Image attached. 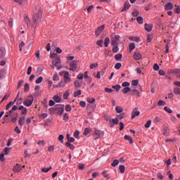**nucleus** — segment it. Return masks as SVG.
<instances>
[{
  "label": "nucleus",
  "mask_w": 180,
  "mask_h": 180,
  "mask_svg": "<svg viewBox=\"0 0 180 180\" xmlns=\"http://www.w3.org/2000/svg\"><path fill=\"white\" fill-rule=\"evenodd\" d=\"M34 101V98H33V96L30 95L24 101L23 105H25V106H27V108H30V106H32V104L33 103Z\"/></svg>",
  "instance_id": "nucleus-1"
},
{
  "label": "nucleus",
  "mask_w": 180,
  "mask_h": 180,
  "mask_svg": "<svg viewBox=\"0 0 180 180\" xmlns=\"http://www.w3.org/2000/svg\"><path fill=\"white\" fill-rule=\"evenodd\" d=\"M52 64L54 65V67H56L58 70H61V59L59 57L53 60L52 61Z\"/></svg>",
  "instance_id": "nucleus-2"
},
{
  "label": "nucleus",
  "mask_w": 180,
  "mask_h": 180,
  "mask_svg": "<svg viewBox=\"0 0 180 180\" xmlns=\"http://www.w3.org/2000/svg\"><path fill=\"white\" fill-rule=\"evenodd\" d=\"M78 61L73 60L70 63V71H77V68H78Z\"/></svg>",
  "instance_id": "nucleus-3"
},
{
  "label": "nucleus",
  "mask_w": 180,
  "mask_h": 180,
  "mask_svg": "<svg viewBox=\"0 0 180 180\" xmlns=\"http://www.w3.org/2000/svg\"><path fill=\"white\" fill-rule=\"evenodd\" d=\"M120 37L119 35L114 34L111 39L112 46H117V41H119Z\"/></svg>",
  "instance_id": "nucleus-4"
},
{
  "label": "nucleus",
  "mask_w": 180,
  "mask_h": 180,
  "mask_svg": "<svg viewBox=\"0 0 180 180\" xmlns=\"http://www.w3.org/2000/svg\"><path fill=\"white\" fill-rule=\"evenodd\" d=\"M41 15H43V11H41V9H40L37 14H34L33 15V20H34V25H37V19H39V18H40V16H41Z\"/></svg>",
  "instance_id": "nucleus-5"
},
{
  "label": "nucleus",
  "mask_w": 180,
  "mask_h": 180,
  "mask_svg": "<svg viewBox=\"0 0 180 180\" xmlns=\"http://www.w3.org/2000/svg\"><path fill=\"white\" fill-rule=\"evenodd\" d=\"M103 136V132L101 130H96L94 134V137L95 140L99 139V137H102Z\"/></svg>",
  "instance_id": "nucleus-6"
},
{
  "label": "nucleus",
  "mask_w": 180,
  "mask_h": 180,
  "mask_svg": "<svg viewBox=\"0 0 180 180\" xmlns=\"http://www.w3.org/2000/svg\"><path fill=\"white\" fill-rule=\"evenodd\" d=\"M101 175H103V178L105 179H110L111 176L110 174L109 173V171L104 169L103 172L101 173Z\"/></svg>",
  "instance_id": "nucleus-7"
},
{
  "label": "nucleus",
  "mask_w": 180,
  "mask_h": 180,
  "mask_svg": "<svg viewBox=\"0 0 180 180\" xmlns=\"http://www.w3.org/2000/svg\"><path fill=\"white\" fill-rule=\"evenodd\" d=\"M133 57H134V60L139 61V60H141V58H143V56L139 52H134Z\"/></svg>",
  "instance_id": "nucleus-8"
},
{
  "label": "nucleus",
  "mask_w": 180,
  "mask_h": 180,
  "mask_svg": "<svg viewBox=\"0 0 180 180\" xmlns=\"http://www.w3.org/2000/svg\"><path fill=\"white\" fill-rule=\"evenodd\" d=\"M137 116H140V111L137 108H134L131 113V119H134Z\"/></svg>",
  "instance_id": "nucleus-9"
},
{
  "label": "nucleus",
  "mask_w": 180,
  "mask_h": 180,
  "mask_svg": "<svg viewBox=\"0 0 180 180\" xmlns=\"http://www.w3.org/2000/svg\"><path fill=\"white\" fill-rule=\"evenodd\" d=\"M103 29H105V25H101L98 27L96 30V36H101V33L103 32Z\"/></svg>",
  "instance_id": "nucleus-10"
},
{
  "label": "nucleus",
  "mask_w": 180,
  "mask_h": 180,
  "mask_svg": "<svg viewBox=\"0 0 180 180\" xmlns=\"http://www.w3.org/2000/svg\"><path fill=\"white\" fill-rule=\"evenodd\" d=\"M71 81V79L70 78V72H65L64 74V82L65 84H68Z\"/></svg>",
  "instance_id": "nucleus-11"
},
{
  "label": "nucleus",
  "mask_w": 180,
  "mask_h": 180,
  "mask_svg": "<svg viewBox=\"0 0 180 180\" xmlns=\"http://www.w3.org/2000/svg\"><path fill=\"white\" fill-rule=\"evenodd\" d=\"M13 171L15 173L20 172V171H22V165L17 164L13 167Z\"/></svg>",
  "instance_id": "nucleus-12"
},
{
  "label": "nucleus",
  "mask_w": 180,
  "mask_h": 180,
  "mask_svg": "<svg viewBox=\"0 0 180 180\" xmlns=\"http://www.w3.org/2000/svg\"><path fill=\"white\" fill-rule=\"evenodd\" d=\"M115 124H119V119L115 118V119H111V120L110 121V127H113V126H115Z\"/></svg>",
  "instance_id": "nucleus-13"
},
{
  "label": "nucleus",
  "mask_w": 180,
  "mask_h": 180,
  "mask_svg": "<svg viewBox=\"0 0 180 180\" xmlns=\"http://www.w3.org/2000/svg\"><path fill=\"white\" fill-rule=\"evenodd\" d=\"M25 120H26V117L25 116H22L20 117L18 120V124L22 127L23 124H25Z\"/></svg>",
  "instance_id": "nucleus-14"
},
{
  "label": "nucleus",
  "mask_w": 180,
  "mask_h": 180,
  "mask_svg": "<svg viewBox=\"0 0 180 180\" xmlns=\"http://www.w3.org/2000/svg\"><path fill=\"white\" fill-rule=\"evenodd\" d=\"M145 30H146V32H151V30H153V25L146 23Z\"/></svg>",
  "instance_id": "nucleus-15"
},
{
  "label": "nucleus",
  "mask_w": 180,
  "mask_h": 180,
  "mask_svg": "<svg viewBox=\"0 0 180 180\" xmlns=\"http://www.w3.org/2000/svg\"><path fill=\"white\" fill-rule=\"evenodd\" d=\"M173 8H174V5H172V3H168L165 6V11H171V9H173Z\"/></svg>",
  "instance_id": "nucleus-16"
},
{
  "label": "nucleus",
  "mask_w": 180,
  "mask_h": 180,
  "mask_svg": "<svg viewBox=\"0 0 180 180\" xmlns=\"http://www.w3.org/2000/svg\"><path fill=\"white\" fill-rule=\"evenodd\" d=\"M74 84L76 89H78V88H81V86H82V82H79V80H76Z\"/></svg>",
  "instance_id": "nucleus-17"
},
{
  "label": "nucleus",
  "mask_w": 180,
  "mask_h": 180,
  "mask_svg": "<svg viewBox=\"0 0 180 180\" xmlns=\"http://www.w3.org/2000/svg\"><path fill=\"white\" fill-rule=\"evenodd\" d=\"M130 8V3L129 1H125L124 6L123 9L122 10V12H124V11H127Z\"/></svg>",
  "instance_id": "nucleus-18"
},
{
  "label": "nucleus",
  "mask_w": 180,
  "mask_h": 180,
  "mask_svg": "<svg viewBox=\"0 0 180 180\" xmlns=\"http://www.w3.org/2000/svg\"><path fill=\"white\" fill-rule=\"evenodd\" d=\"M55 110L58 111V114L59 115V116H61V115L64 113V108H55Z\"/></svg>",
  "instance_id": "nucleus-19"
},
{
  "label": "nucleus",
  "mask_w": 180,
  "mask_h": 180,
  "mask_svg": "<svg viewBox=\"0 0 180 180\" xmlns=\"http://www.w3.org/2000/svg\"><path fill=\"white\" fill-rule=\"evenodd\" d=\"M11 148H5L3 150V154L4 155H8V154H9V153H11Z\"/></svg>",
  "instance_id": "nucleus-20"
},
{
  "label": "nucleus",
  "mask_w": 180,
  "mask_h": 180,
  "mask_svg": "<svg viewBox=\"0 0 180 180\" xmlns=\"http://www.w3.org/2000/svg\"><path fill=\"white\" fill-rule=\"evenodd\" d=\"M131 92V89L129 87H124L122 90V94H129V92Z\"/></svg>",
  "instance_id": "nucleus-21"
},
{
  "label": "nucleus",
  "mask_w": 180,
  "mask_h": 180,
  "mask_svg": "<svg viewBox=\"0 0 180 180\" xmlns=\"http://www.w3.org/2000/svg\"><path fill=\"white\" fill-rule=\"evenodd\" d=\"M124 139V140H127L128 141H129L130 144H133V139L130 136L125 135Z\"/></svg>",
  "instance_id": "nucleus-22"
},
{
  "label": "nucleus",
  "mask_w": 180,
  "mask_h": 180,
  "mask_svg": "<svg viewBox=\"0 0 180 180\" xmlns=\"http://www.w3.org/2000/svg\"><path fill=\"white\" fill-rule=\"evenodd\" d=\"M122 53H117L115 56V58L117 61H120L122 60Z\"/></svg>",
  "instance_id": "nucleus-23"
},
{
  "label": "nucleus",
  "mask_w": 180,
  "mask_h": 180,
  "mask_svg": "<svg viewBox=\"0 0 180 180\" xmlns=\"http://www.w3.org/2000/svg\"><path fill=\"white\" fill-rule=\"evenodd\" d=\"M131 93L133 95H136V96H140V92H139V90H137V89L131 90Z\"/></svg>",
  "instance_id": "nucleus-24"
},
{
  "label": "nucleus",
  "mask_w": 180,
  "mask_h": 180,
  "mask_svg": "<svg viewBox=\"0 0 180 180\" xmlns=\"http://www.w3.org/2000/svg\"><path fill=\"white\" fill-rule=\"evenodd\" d=\"M53 101L56 102V103H60L61 102V98L58 96H55L53 97Z\"/></svg>",
  "instance_id": "nucleus-25"
},
{
  "label": "nucleus",
  "mask_w": 180,
  "mask_h": 180,
  "mask_svg": "<svg viewBox=\"0 0 180 180\" xmlns=\"http://www.w3.org/2000/svg\"><path fill=\"white\" fill-rule=\"evenodd\" d=\"M112 88L113 89H115V91L117 92H119V91H120V89L122 88V86H120V84H117L115 86H112Z\"/></svg>",
  "instance_id": "nucleus-26"
},
{
  "label": "nucleus",
  "mask_w": 180,
  "mask_h": 180,
  "mask_svg": "<svg viewBox=\"0 0 180 180\" xmlns=\"http://www.w3.org/2000/svg\"><path fill=\"white\" fill-rule=\"evenodd\" d=\"M109 43H110V39H109V37H106L104 41V46L108 47L109 46Z\"/></svg>",
  "instance_id": "nucleus-27"
},
{
  "label": "nucleus",
  "mask_w": 180,
  "mask_h": 180,
  "mask_svg": "<svg viewBox=\"0 0 180 180\" xmlns=\"http://www.w3.org/2000/svg\"><path fill=\"white\" fill-rule=\"evenodd\" d=\"M51 169H53V167H49L48 168L44 167L41 169V172L47 174V172H49V171H51Z\"/></svg>",
  "instance_id": "nucleus-28"
},
{
  "label": "nucleus",
  "mask_w": 180,
  "mask_h": 180,
  "mask_svg": "<svg viewBox=\"0 0 180 180\" xmlns=\"http://www.w3.org/2000/svg\"><path fill=\"white\" fill-rule=\"evenodd\" d=\"M5 56V48H0V58Z\"/></svg>",
  "instance_id": "nucleus-29"
},
{
  "label": "nucleus",
  "mask_w": 180,
  "mask_h": 180,
  "mask_svg": "<svg viewBox=\"0 0 180 180\" xmlns=\"http://www.w3.org/2000/svg\"><path fill=\"white\" fill-rule=\"evenodd\" d=\"M136 20H137L138 23H139L140 25H143V17H141V16L137 17Z\"/></svg>",
  "instance_id": "nucleus-30"
},
{
  "label": "nucleus",
  "mask_w": 180,
  "mask_h": 180,
  "mask_svg": "<svg viewBox=\"0 0 180 180\" xmlns=\"http://www.w3.org/2000/svg\"><path fill=\"white\" fill-rule=\"evenodd\" d=\"M134 49H136V45L134 44V43H131V44H129V53H131V51H133Z\"/></svg>",
  "instance_id": "nucleus-31"
},
{
  "label": "nucleus",
  "mask_w": 180,
  "mask_h": 180,
  "mask_svg": "<svg viewBox=\"0 0 180 180\" xmlns=\"http://www.w3.org/2000/svg\"><path fill=\"white\" fill-rule=\"evenodd\" d=\"M66 147H69V148H70V150H74V148H75V146H74V145L70 143V142H67L65 143Z\"/></svg>",
  "instance_id": "nucleus-32"
},
{
  "label": "nucleus",
  "mask_w": 180,
  "mask_h": 180,
  "mask_svg": "<svg viewBox=\"0 0 180 180\" xmlns=\"http://www.w3.org/2000/svg\"><path fill=\"white\" fill-rule=\"evenodd\" d=\"M173 92L174 94H175V95H180V89L178 87H176L174 89Z\"/></svg>",
  "instance_id": "nucleus-33"
},
{
  "label": "nucleus",
  "mask_w": 180,
  "mask_h": 180,
  "mask_svg": "<svg viewBox=\"0 0 180 180\" xmlns=\"http://www.w3.org/2000/svg\"><path fill=\"white\" fill-rule=\"evenodd\" d=\"M91 129H89V128H86V129H84V136H88V134H89V133H91Z\"/></svg>",
  "instance_id": "nucleus-34"
},
{
  "label": "nucleus",
  "mask_w": 180,
  "mask_h": 180,
  "mask_svg": "<svg viewBox=\"0 0 180 180\" xmlns=\"http://www.w3.org/2000/svg\"><path fill=\"white\" fill-rule=\"evenodd\" d=\"M119 169H120V172H121V174H124V169H125L124 165H120Z\"/></svg>",
  "instance_id": "nucleus-35"
},
{
  "label": "nucleus",
  "mask_w": 180,
  "mask_h": 180,
  "mask_svg": "<svg viewBox=\"0 0 180 180\" xmlns=\"http://www.w3.org/2000/svg\"><path fill=\"white\" fill-rule=\"evenodd\" d=\"M65 86V82H60L57 86L58 88H64Z\"/></svg>",
  "instance_id": "nucleus-36"
},
{
  "label": "nucleus",
  "mask_w": 180,
  "mask_h": 180,
  "mask_svg": "<svg viewBox=\"0 0 180 180\" xmlns=\"http://www.w3.org/2000/svg\"><path fill=\"white\" fill-rule=\"evenodd\" d=\"M173 74H176V77H180V70L179 69H174L173 70Z\"/></svg>",
  "instance_id": "nucleus-37"
},
{
  "label": "nucleus",
  "mask_w": 180,
  "mask_h": 180,
  "mask_svg": "<svg viewBox=\"0 0 180 180\" xmlns=\"http://www.w3.org/2000/svg\"><path fill=\"white\" fill-rule=\"evenodd\" d=\"M122 86H123L124 88H129V86H130V83H129L128 82H124L122 84Z\"/></svg>",
  "instance_id": "nucleus-38"
},
{
  "label": "nucleus",
  "mask_w": 180,
  "mask_h": 180,
  "mask_svg": "<svg viewBox=\"0 0 180 180\" xmlns=\"http://www.w3.org/2000/svg\"><path fill=\"white\" fill-rule=\"evenodd\" d=\"M82 91L81 90H77L76 91L74 92V96L75 98H77V96H79V95H81Z\"/></svg>",
  "instance_id": "nucleus-39"
},
{
  "label": "nucleus",
  "mask_w": 180,
  "mask_h": 180,
  "mask_svg": "<svg viewBox=\"0 0 180 180\" xmlns=\"http://www.w3.org/2000/svg\"><path fill=\"white\" fill-rule=\"evenodd\" d=\"M116 112L117 113H122V112H123V108H122L120 106H117L116 107Z\"/></svg>",
  "instance_id": "nucleus-40"
},
{
  "label": "nucleus",
  "mask_w": 180,
  "mask_h": 180,
  "mask_svg": "<svg viewBox=\"0 0 180 180\" xmlns=\"http://www.w3.org/2000/svg\"><path fill=\"white\" fill-rule=\"evenodd\" d=\"M104 120H106V122H109V124L110 123V121L112 120V118L109 115L104 116Z\"/></svg>",
  "instance_id": "nucleus-41"
},
{
  "label": "nucleus",
  "mask_w": 180,
  "mask_h": 180,
  "mask_svg": "<svg viewBox=\"0 0 180 180\" xmlns=\"http://www.w3.org/2000/svg\"><path fill=\"white\" fill-rule=\"evenodd\" d=\"M111 165H112V167H116V165H119V160H113Z\"/></svg>",
  "instance_id": "nucleus-42"
},
{
  "label": "nucleus",
  "mask_w": 180,
  "mask_h": 180,
  "mask_svg": "<svg viewBox=\"0 0 180 180\" xmlns=\"http://www.w3.org/2000/svg\"><path fill=\"white\" fill-rule=\"evenodd\" d=\"M151 40H153V35L148 34L147 35V43H150V41H151Z\"/></svg>",
  "instance_id": "nucleus-43"
},
{
  "label": "nucleus",
  "mask_w": 180,
  "mask_h": 180,
  "mask_svg": "<svg viewBox=\"0 0 180 180\" xmlns=\"http://www.w3.org/2000/svg\"><path fill=\"white\" fill-rule=\"evenodd\" d=\"M14 103H15V102H12V101H11L9 103H8L6 107V110H8L12 106V105H13Z\"/></svg>",
  "instance_id": "nucleus-44"
},
{
  "label": "nucleus",
  "mask_w": 180,
  "mask_h": 180,
  "mask_svg": "<svg viewBox=\"0 0 180 180\" xmlns=\"http://www.w3.org/2000/svg\"><path fill=\"white\" fill-rule=\"evenodd\" d=\"M25 21L27 23V26L30 25V19H29V16H25Z\"/></svg>",
  "instance_id": "nucleus-45"
},
{
  "label": "nucleus",
  "mask_w": 180,
  "mask_h": 180,
  "mask_svg": "<svg viewBox=\"0 0 180 180\" xmlns=\"http://www.w3.org/2000/svg\"><path fill=\"white\" fill-rule=\"evenodd\" d=\"M53 81H58L60 77H58V74L55 73L53 77Z\"/></svg>",
  "instance_id": "nucleus-46"
},
{
  "label": "nucleus",
  "mask_w": 180,
  "mask_h": 180,
  "mask_svg": "<svg viewBox=\"0 0 180 180\" xmlns=\"http://www.w3.org/2000/svg\"><path fill=\"white\" fill-rule=\"evenodd\" d=\"M115 68L116 70H120V68H122V63H116V65H115Z\"/></svg>",
  "instance_id": "nucleus-47"
},
{
  "label": "nucleus",
  "mask_w": 180,
  "mask_h": 180,
  "mask_svg": "<svg viewBox=\"0 0 180 180\" xmlns=\"http://www.w3.org/2000/svg\"><path fill=\"white\" fill-rule=\"evenodd\" d=\"M58 141H60V143H64V135L60 134L58 136Z\"/></svg>",
  "instance_id": "nucleus-48"
},
{
  "label": "nucleus",
  "mask_w": 180,
  "mask_h": 180,
  "mask_svg": "<svg viewBox=\"0 0 180 180\" xmlns=\"http://www.w3.org/2000/svg\"><path fill=\"white\" fill-rule=\"evenodd\" d=\"M43 82V77H39L37 80H36V84H41Z\"/></svg>",
  "instance_id": "nucleus-49"
},
{
  "label": "nucleus",
  "mask_w": 180,
  "mask_h": 180,
  "mask_svg": "<svg viewBox=\"0 0 180 180\" xmlns=\"http://www.w3.org/2000/svg\"><path fill=\"white\" fill-rule=\"evenodd\" d=\"M87 102H89V103H95V98H87Z\"/></svg>",
  "instance_id": "nucleus-50"
},
{
  "label": "nucleus",
  "mask_w": 180,
  "mask_h": 180,
  "mask_svg": "<svg viewBox=\"0 0 180 180\" xmlns=\"http://www.w3.org/2000/svg\"><path fill=\"white\" fill-rule=\"evenodd\" d=\"M115 46L112 48V52L113 53H117L119 51V47L117 45H114Z\"/></svg>",
  "instance_id": "nucleus-51"
},
{
  "label": "nucleus",
  "mask_w": 180,
  "mask_h": 180,
  "mask_svg": "<svg viewBox=\"0 0 180 180\" xmlns=\"http://www.w3.org/2000/svg\"><path fill=\"white\" fill-rule=\"evenodd\" d=\"M18 116H19V114L16 113L15 117L11 119L12 123H16V120H18Z\"/></svg>",
  "instance_id": "nucleus-52"
},
{
  "label": "nucleus",
  "mask_w": 180,
  "mask_h": 180,
  "mask_svg": "<svg viewBox=\"0 0 180 180\" xmlns=\"http://www.w3.org/2000/svg\"><path fill=\"white\" fill-rule=\"evenodd\" d=\"M96 44L98 46H99L100 47H103V41L102 40H98L96 41Z\"/></svg>",
  "instance_id": "nucleus-53"
},
{
  "label": "nucleus",
  "mask_w": 180,
  "mask_h": 180,
  "mask_svg": "<svg viewBox=\"0 0 180 180\" xmlns=\"http://www.w3.org/2000/svg\"><path fill=\"white\" fill-rule=\"evenodd\" d=\"M131 85L133 86H137L139 85V80H132Z\"/></svg>",
  "instance_id": "nucleus-54"
},
{
  "label": "nucleus",
  "mask_w": 180,
  "mask_h": 180,
  "mask_svg": "<svg viewBox=\"0 0 180 180\" xmlns=\"http://www.w3.org/2000/svg\"><path fill=\"white\" fill-rule=\"evenodd\" d=\"M70 96V92L68 91H66L65 93L63 94V98L67 99Z\"/></svg>",
  "instance_id": "nucleus-55"
},
{
  "label": "nucleus",
  "mask_w": 180,
  "mask_h": 180,
  "mask_svg": "<svg viewBox=\"0 0 180 180\" xmlns=\"http://www.w3.org/2000/svg\"><path fill=\"white\" fill-rule=\"evenodd\" d=\"M98 67V63H92L90 65L91 70H94V68H96Z\"/></svg>",
  "instance_id": "nucleus-56"
},
{
  "label": "nucleus",
  "mask_w": 180,
  "mask_h": 180,
  "mask_svg": "<svg viewBox=\"0 0 180 180\" xmlns=\"http://www.w3.org/2000/svg\"><path fill=\"white\" fill-rule=\"evenodd\" d=\"M23 47H25V42L21 41L19 44L20 51H22V49H23Z\"/></svg>",
  "instance_id": "nucleus-57"
},
{
  "label": "nucleus",
  "mask_w": 180,
  "mask_h": 180,
  "mask_svg": "<svg viewBox=\"0 0 180 180\" xmlns=\"http://www.w3.org/2000/svg\"><path fill=\"white\" fill-rule=\"evenodd\" d=\"M65 110H66V112H71V105H66Z\"/></svg>",
  "instance_id": "nucleus-58"
},
{
  "label": "nucleus",
  "mask_w": 180,
  "mask_h": 180,
  "mask_svg": "<svg viewBox=\"0 0 180 180\" xmlns=\"http://www.w3.org/2000/svg\"><path fill=\"white\" fill-rule=\"evenodd\" d=\"M150 126H151V120L147 121L146 124H145V127L146 129H148V127H150Z\"/></svg>",
  "instance_id": "nucleus-59"
},
{
  "label": "nucleus",
  "mask_w": 180,
  "mask_h": 180,
  "mask_svg": "<svg viewBox=\"0 0 180 180\" xmlns=\"http://www.w3.org/2000/svg\"><path fill=\"white\" fill-rule=\"evenodd\" d=\"M164 109L166 112H167V113H172V110H171V108L168 107H165Z\"/></svg>",
  "instance_id": "nucleus-60"
},
{
  "label": "nucleus",
  "mask_w": 180,
  "mask_h": 180,
  "mask_svg": "<svg viewBox=\"0 0 180 180\" xmlns=\"http://www.w3.org/2000/svg\"><path fill=\"white\" fill-rule=\"evenodd\" d=\"M77 79H84V74L82 73H79L77 76Z\"/></svg>",
  "instance_id": "nucleus-61"
},
{
  "label": "nucleus",
  "mask_w": 180,
  "mask_h": 180,
  "mask_svg": "<svg viewBox=\"0 0 180 180\" xmlns=\"http://www.w3.org/2000/svg\"><path fill=\"white\" fill-rule=\"evenodd\" d=\"M158 106H163L164 105H165V101H159L158 103Z\"/></svg>",
  "instance_id": "nucleus-62"
},
{
  "label": "nucleus",
  "mask_w": 180,
  "mask_h": 180,
  "mask_svg": "<svg viewBox=\"0 0 180 180\" xmlns=\"http://www.w3.org/2000/svg\"><path fill=\"white\" fill-rule=\"evenodd\" d=\"M24 91H25V92H27L29 91V84L26 83L25 84Z\"/></svg>",
  "instance_id": "nucleus-63"
},
{
  "label": "nucleus",
  "mask_w": 180,
  "mask_h": 180,
  "mask_svg": "<svg viewBox=\"0 0 180 180\" xmlns=\"http://www.w3.org/2000/svg\"><path fill=\"white\" fill-rule=\"evenodd\" d=\"M174 12H175V13H178V14L180 13V6H178L176 7V8L175 9Z\"/></svg>",
  "instance_id": "nucleus-64"
}]
</instances>
